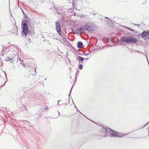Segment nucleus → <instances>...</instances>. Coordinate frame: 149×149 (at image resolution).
<instances>
[{
  "mask_svg": "<svg viewBox=\"0 0 149 149\" xmlns=\"http://www.w3.org/2000/svg\"><path fill=\"white\" fill-rule=\"evenodd\" d=\"M22 34L23 36L26 37L29 39L31 36L30 33V31L28 28V21L25 20H23L22 22Z\"/></svg>",
  "mask_w": 149,
  "mask_h": 149,
  "instance_id": "nucleus-2",
  "label": "nucleus"
},
{
  "mask_svg": "<svg viewBox=\"0 0 149 149\" xmlns=\"http://www.w3.org/2000/svg\"><path fill=\"white\" fill-rule=\"evenodd\" d=\"M84 31V29L82 27H80L79 28H77L76 30V33H81V32H83Z\"/></svg>",
  "mask_w": 149,
  "mask_h": 149,
  "instance_id": "nucleus-7",
  "label": "nucleus"
},
{
  "mask_svg": "<svg viewBox=\"0 0 149 149\" xmlns=\"http://www.w3.org/2000/svg\"><path fill=\"white\" fill-rule=\"evenodd\" d=\"M84 116H85L86 117V118H87V117H86V116H84Z\"/></svg>",
  "mask_w": 149,
  "mask_h": 149,
  "instance_id": "nucleus-26",
  "label": "nucleus"
},
{
  "mask_svg": "<svg viewBox=\"0 0 149 149\" xmlns=\"http://www.w3.org/2000/svg\"><path fill=\"white\" fill-rule=\"evenodd\" d=\"M60 101H58V103H57V104H58V103H59V102H60Z\"/></svg>",
  "mask_w": 149,
  "mask_h": 149,
  "instance_id": "nucleus-19",
  "label": "nucleus"
},
{
  "mask_svg": "<svg viewBox=\"0 0 149 149\" xmlns=\"http://www.w3.org/2000/svg\"><path fill=\"white\" fill-rule=\"evenodd\" d=\"M148 136H149V133L148 134Z\"/></svg>",
  "mask_w": 149,
  "mask_h": 149,
  "instance_id": "nucleus-29",
  "label": "nucleus"
},
{
  "mask_svg": "<svg viewBox=\"0 0 149 149\" xmlns=\"http://www.w3.org/2000/svg\"><path fill=\"white\" fill-rule=\"evenodd\" d=\"M6 83V82H5L4 84H3V86Z\"/></svg>",
  "mask_w": 149,
  "mask_h": 149,
  "instance_id": "nucleus-21",
  "label": "nucleus"
},
{
  "mask_svg": "<svg viewBox=\"0 0 149 149\" xmlns=\"http://www.w3.org/2000/svg\"><path fill=\"white\" fill-rule=\"evenodd\" d=\"M136 52H139V51H136Z\"/></svg>",
  "mask_w": 149,
  "mask_h": 149,
  "instance_id": "nucleus-27",
  "label": "nucleus"
},
{
  "mask_svg": "<svg viewBox=\"0 0 149 149\" xmlns=\"http://www.w3.org/2000/svg\"><path fill=\"white\" fill-rule=\"evenodd\" d=\"M79 69H82L83 68V66L82 64H80L79 66Z\"/></svg>",
  "mask_w": 149,
  "mask_h": 149,
  "instance_id": "nucleus-13",
  "label": "nucleus"
},
{
  "mask_svg": "<svg viewBox=\"0 0 149 149\" xmlns=\"http://www.w3.org/2000/svg\"><path fill=\"white\" fill-rule=\"evenodd\" d=\"M79 113L81 114L83 116H84V115L82 114V113H81L79 111Z\"/></svg>",
  "mask_w": 149,
  "mask_h": 149,
  "instance_id": "nucleus-20",
  "label": "nucleus"
},
{
  "mask_svg": "<svg viewBox=\"0 0 149 149\" xmlns=\"http://www.w3.org/2000/svg\"><path fill=\"white\" fill-rule=\"evenodd\" d=\"M149 123V121L148 122V123L146 124L144 127H145L148 124V123Z\"/></svg>",
  "mask_w": 149,
  "mask_h": 149,
  "instance_id": "nucleus-16",
  "label": "nucleus"
},
{
  "mask_svg": "<svg viewBox=\"0 0 149 149\" xmlns=\"http://www.w3.org/2000/svg\"><path fill=\"white\" fill-rule=\"evenodd\" d=\"M56 29L57 32L59 35H61L62 31L60 27V23L59 21H57L56 22Z\"/></svg>",
  "mask_w": 149,
  "mask_h": 149,
  "instance_id": "nucleus-4",
  "label": "nucleus"
},
{
  "mask_svg": "<svg viewBox=\"0 0 149 149\" xmlns=\"http://www.w3.org/2000/svg\"><path fill=\"white\" fill-rule=\"evenodd\" d=\"M69 61L70 62V61L69 59Z\"/></svg>",
  "mask_w": 149,
  "mask_h": 149,
  "instance_id": "nucleus-28",
  "label": "nucleus"
},
{
  "mask_svg": "<svg viewBox=\"0 0 149 149\" xmlns=\"http://www.w3.org/2000/svg\"><path fill=\"white\" fill-rule=\"evenodd\" d=\"M85 54L86 55H87L88 54Z\"/></svg>",
  "mask_w": 149,
  "mask_h": 149,
  "instance_id": "nucleus-17",
  "label": "nucleus"
},
{
  "mask_svg": "<svg viewBox=\"0 0 149 149\" xmlns=\"http://www.w3.org/2000/svg\"><path fill=\"white\" fill-rule=\"evenodd\" d=\"M72 87L71 88V90H70V93H69V95H70V93H71V90H72Z\"/></svg>",
  "mask_w": 149,
  "mask_h": 149,
  "instance_id": "nucleus-15",
  "label": "nucleus"
},
{
  "mask_svg": "<svg viewBox=\"0 0 149 149\" xmlns=\"http://www.w3.org/2000/svg\"><path fill=\"white\" fill-rule=\"evenodd\" d=\"M85 28L86 30L88 31H90L92 30L90 27L89 25H87L86 24L85 25Z\"/></svg>",
  "mask_w": 149,
  "mask_h": 149,
  "instance_id": "nucleus-9",
  "label": "nucleus"
},
{
  "mask_svg": "<svg viewBox=\"0 0 149 149\" xmlns=\"http://www.w3.org/2000/svg\"><path fill=\"white\" fill-rule=\"evenodd\" d=\"M78 1V0H73L72 1V4L74 5L77 3V1Z\"/></svg>",
  "mask_w": 149,
  "mask_h": 149,
  "instance_id": "nucleus-11",
  "label": "nucleus"
},
{
  "mask_svg": "<svg viewBox=\"0 0 149 149\" xmlns=\"http://www.w3.org/2000/svg\"><path fill=\"white\" fill-rule=\"evenodd\" d=\"M10 53L11 54V56L8 57L6 59L7 61H10L11 62H13L14 61V59H13V58L16 54V53L15 52H10Z\"/></svg>",
  "mask_w": 149,
  "mask_h": 149,
  "instance_id": "nucleus-5",
  "label": "nucleus"
},
{
  "mask_svg": "<svg viewBox=\"0 0 149 149\" xmlns=\"http://www.w3.org/2000/svg\"><path fill=\"white\" fill-rule=\"evenodd\" d=\"M88 58H85V59H86V60H87L88 59Z\"/></svg>",
  "mask_w": 149,
  "mask_h": 149,
  "instance_id": "nucleus-23",
  "label": "nucleus"
},
{
  "mask_svg": "<svg viewBox=\"0 0 149 149\" xmlns=\"http://www.w3.org/2000/svg\"><path fill=\"white\" fill-rule=\"evenodd\" d=\"M127 29L129 30H130L132 31H133V32H134V30L133 29H132L131 28H130V27H127Z\"/></svg>",
  "mask_w": 149,
  "mask_h": 149,
  "instance_id": "nucleus-12",
  "label": "nucleus"
},
{
  "mask_svg": "<svg viewBox=\"0 0 149 149\" xmlns=\"http://www.w3.org/2000/svg\"><path fill=\"white\" fill-rule=\"evenodd\" d=\"M122 41L127 43H135L137 42L136 39L132 37H125L122 39Z\"/></svg>",
  "mask_w": 149,
  "mask_h": 149,
  "instance_id": "nucleus-3",
  "label": "nucleus"
},
{
  "mask_svg": "<svg viewBox=\"0 0 149 149\" xmlns=\"http://www.w3.org/2000/svg\"><path fill=\"white\" fill-rule=\"evenodd\" d=\"M5 75H6V77L7 78L6 74V73H5Z\"/></svg>",
  "mask_w": 149,
  "mask_h": 149,
  "instance_id": "nucleus-24",
  "label": "nucleus"
},
{
  "mask_svg": "<svg viewBox=\"0 0 149 149\" xmlns=\"http://www.w3.org/2000/svg\"><path fill=\"white\" fill-rule=\"evenodd\" d=\"M22 12L23 13H24V11L22 10Z\"/></svg>",
  "mask_w": 149,
  "mask_h": 149,
  "instance_id": "nucleus-18",
  "label": "nucleus"
},
{
  "mask_svg": "<svg viewBox=\"0 0 149 149\" xmlns=\"http://www.w3.org/2000/svg\"><path fill=\"white\" fill-rule=\"evenodd\" d=\"M77 59L78 60L80 63H82L83 61L85 59V58L81 57L78 56L77 57Z\"/></svg>",
  "mask_w": 149,
  "mask_h": 149,
  "instance_id": "nucleus-8",
  "label": "nucleus"
},
{
  "mask_svg": "<svg viewBox=\"0 0 149 149\" xmlns=\"http://www.w3.org/2000/svg\"><path fill=\"white\" fill-rule=\"evenodd\" d=\"M101 130L102 132V136L106 137L107 133H108V135L110 137H122L124 136L123 134L119 133L109 128H107L102 127Z\"/></svg>",
  "mask_w": 149,
  "mask_h": 149,
  "instance_id": "nucleus-1",
  "label": "nucleus"
},
{
  "mask_svg": "<svg viewBox=\"0 0 149 149\" xmlns=\"http://www.w3.org/2000/svg\"><path fill=\"white\" fill-rule=\"evenodd\" d=\"M83 43L81 42H79L77 43V47L79 48H81L82 46Z\"/></svg>",
  "mask_w": 149,
  "mask_h": 149,
  "instance_id": "nucleus-10",
  "label": "nucleus"
},
{
  "mask_svg": "<svg viewBox=\"0 0 149 149\" xmlns=\"http://www.w3.org/2000/svg\"><path fill=\"white\" fill-rule=\"evenodd\" d=\"M22 121L23 122V123H25L26 122L28 123V121L27 120H22Z\"/></svg>",
  "mask_w": 149,
  "mask_h": 149,
  "instance_id": "nucleus-14",
  "label": "nucleus"
},
{
  "mask_svg": "<svg viewBox=\"0 0 149 149\" xmlns=\"http://www.w3.org/2000/svg\"><path fill=\"white\" fill-rule=\"evenodd\" d=\"M74 107H75V108H76V109H77V107H76V105H75Z\"/></svg>",
  "mask_w": 149,
  "mask_h": 149,
  "instance_id": "nucleus-22",
  "label": "nucleus"
},
{
  "mask_svg": "<svg viewBox=\"0 0 149 149\" xmlns=\"http://www.w3.org/2000/svg\"><path fill=\"white\" fill-rule=\"evenodd\" d=\"M58 115L59 116V111H58Z\"/></svg>",
  "mask_w": 149,
  "mask_h": 149,
  "instance_id": "nucleus-25",
  "label": "nucleus"
},
{
  "mask_svg": "<svg viewBox=\"0 0 149 149\" xmlns=\"http://www.w3.org/2000/svg\"><path fill=\"white\" fill-rule=\"evenodd\" d=\"M142 35L143 37H146L149 40V30L143 31L142 33Z\"/></svg>",
  "mask_w": 149,
  "mask_h": 149,
  "instance_id": "nucleus-6",
  "label": "nucleus"
}]
</instances>
